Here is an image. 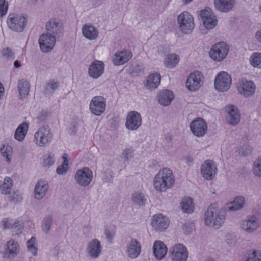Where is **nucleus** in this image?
I'll return each mask as SVG.
<instances>
[{
	"label": "nucleus",
	"mask_w": 261,
	"mask_h": 261,
	"mask_svg": "<svg viewBox=\"0 0 261 261\" xmlns=\"http://www.w3.org/2000/svg\"><path fill=\"white\" fill-rule=\"evenodd\" d=\"M169 225V220L162 214L155 215L153 216L151 225L156 231H163Z\"/></svg>",
	"instance_id": "obj_19"
},
{
	"label": "nucleus",
	"mask_w": 261,
	"mask_h": 261,
	"mask_svg": "<svg viewBox=\"0 0 261 261\" xmlns=\"http://www.w3.org/2000/svg\"><path fill=\"white\" fill-rule=\"evenodd\" d=\"M215 8L221 12H228L235 5V0H214Z\"/></svg>",
	"instance_id": "obj_25"
},
{
	"label": "nucleus",
	"mask_w": 261,
	"mask_h": 261,
	"mask_svg": "<svg viewBox=\"0 0 261 261\" xmlns=\"http://www.w3.org/2000/svg\"><path fill=\"white\" fill-rule=\"evenodd\" d=\"M180 206L182 211L188 214L192 213L194 210L193 200L190 197L184 198L181 201Z\"/></svg>",
	"instance_id": "obj_34"
},
{
	"label": "nucleus",
	"mask_w": 261,
	"mask_h": 261,
	"mask_svg": "<svg viewBox=\"0 0 261 261\" xmlns=\"http://www.w3.org/2000/svg\"><path fill=\"white\" fill-rule=\"evenodd\" d=\"M177 21L179 30L184 34L191 32L194 28L193 17L187 11H184L178 16Z\"/></svg>",
	"instance_id": "obj_4"
},
{
	"label": "nucleus",
	"mask_w": 261,
	"mask_h": 261,
	"mask_svg": "<svg viewBox=\"0 0 261 261\" xmlns=\"http://www.w3.org/2000/svg\"><path fill=\"white\" fill-rule=\"evenodd\" d=\"M142 124V118L140 114L136 111L129 112L126 119L125 126L130 130H137Z\"/></svg>",
	"instance_id": "obj_14"
},
{
	"label": "nucleus",
	"mask_w": 261,
	"mask_h": 261,
	"mask_svg": "<svg viewBox=\"0 0 261 261\" xmlns=\"http://www.w3.org/2000/svg\"><path fill=\"white\" fill-rule=\"evenodd\" d=\"M2 54L3 56L6 57L8 60H13L15 58L14 53L9 47L4 48Z\"/></svg>",
	"instance_id": "obj_47"
},
{
	"label": "nucleus",
	"mask_w": 261,
	"mask_h": 261,
	"mask_svg": "<svg viewBox=\"0 0 261 261\" xmlns=\"http://www.w3.org/2000/svg\"><path fill=\"white\" fill-rule=\"evenodd\" d=\"M216 203L211 204L205 212L204 220L207 226L212 225L216 229L220 228L225 219L224 211H219Z\"/></svg>",
	"instance_id": "obj_1"
},
{
	"label": "nucleus",
	"mask_w": 261,
	"mask_h": 261,
	"mask_svg": "<svg viewBox=\"0 0 261 261\" xmlns=\"http://www.w3.org/2000/svg\"><path fill=\"white\" fill-rule=\"evenodd\" d=\"M212 15L213 13L209 8H206L205 9L201 10L199 13V16L202 19V21L212 16Z\"/></svg>",
	"instance_id": "obj_48"
},
{
	"label": "nucleus",
	"mask_w": 261,
	"mask_h": 261,
	"mask_svg": "<svg viewBox=\"0 0 261 261\" xmlns=\"http://www.w3.org/2000/svg\"><path fill=\"white\" fill-rule=\"evenodd\" d=\"M1 151L3 156L6 157L7 161L10 162V159H9V156L12 153V147L10 146H7L6 147L4 146V147L1 149Z\"/></svg>",
	"instance_id": "obj_49"
},
{
	"label": "nucleus",
	"mask_w": 261,
	"mask_h": 261,
	"mask_svg": "<svg viewBox=\"0 0 261 261\" xmlns=\"http://www.w3.org/2000/svg\"><path fill=\"white\" fill-rule=\"evenodd\" d=\"M202 74L199 71L191 73L186 81V87L190 91H195L201 86Z\"/></svg>",
	"instance_id": "obj_17"
},
{
	"label": "nucleus",
	"mask_w": 261,
	"mask_h": 261,
	"mask_svg": "<svg viewBox=\"0 0 261 261\" xmlns=\"http://www.w3.org/2000/svg\"><path fill=\"white\" fill-rule=\"evenodd\" d=\"M229 51V46L224 42H220L212 46L209 55L213 60L221 62L226 58Z\"/></svg>",
	"instance_id": "obj_3"
},
{
	"label": "nucleus",
	"mask_w": 261,
	"mask_h": 261,
	"mask_svg": "<svg viewBox=\"0 0 261 261\" xmlns=\"http://www.w3.org/2000/svg\"><path fill=\"white\" fill-rule=\"evenodd\" d=\"M158 102L163 106H168L174 98V94L170 90L165 89L160 91L156 96Z\"/></svg>",
	"instance_id": "obj_23"
},
{
	"label": "nucleus",
	"mask_w": 261,
	"mask_h": 261,
	"mask_svg": "<svg viewBox=\"0 0 261 261\" xmlns=\"http://www.w3.org/2000/svg\"><path fill=\"white\" fill-rule=\"evenodd\" d=\"M28 248L29 250L32 252V253L34 255H36L37 254V248L35 246V245L31 244V245H27Z\"/></svg>",
	"instance_id": "obj_54"
},
{
	"label": "nucleus",
	"mask_w": 261,
	"mask_h": 261,
	"mask_svg": "<svg viewBox=\"0 0 261 261\" xmlns=\"http://www.w3.org/2000/svg\"><path fill=\"white\" fill-rule=\"evenodd\" d=\"M243 151V154L245 155H247L251 152V147L248 145H245L242 147Z\"/></svg>",
	"instance_id": "obj_53"
},
{
	"label": "nucleus",
	"mask_w": 261,
	"mask_h": 261,
	"mask_svg": "<svg viewBox=\"0 0 261 261\" xmlns=\"http://www.w3.org/2000/svg\"><path fill=\"white\" fill-rule=\"evenodd\" d=\"M179 56L176 54L168 55L165 60V64L167 67L171 68L175 66L179 62Z\"/></svg>",
	"instance_id": "obj_38"
},
{
	"label": "nucleus",
	"mask_w": 261,
	"mask_h": 261,
	"mask_svg": "<svg viewBox=\"0 0 261 261\" xmlns=\"http://www.w3.org/2000/svg\"><path fill=\"white\" fill-rule=\"evenodd\" d=\"M53 136L49 127L43 126L35 134V141L37 145L43 146L51 141Z\"/></svg>",
	"instance_id": "obj_9"
},
{
	"label": "nucleus",
	"mask_w": 261,
	"mask_h": 261,
	"mask_svg": "<svg viewBox=\"0 0 261 261\" xmlns=\"http://www.w3.org/2000/svg\"><path fill=\"white\" fill-rule=\"evenodd\" d=\"M143 70L144 67L141 65H136L133 69V71L136 72H142Z\"/></svg>",
	"instance_id": "obj_57"
},
{
	"label": "nucleus",
	"mask_w": 261,
	"mask_h": 261,
	"mask_svg": "<svg viewBox=\"0 0 261 261\" xmlns=\"http://www.w3.org/2000/svg\"><path fill=\"white\" fill-rule=\"evenodd\" d=\"M226 111L228 113L226 117L227 121L232 125H236L240 120V114L237 107L234 106H227Z\"/></svg>",
	"instance_id": "obj_22"
},
{
	"label": "nucleus",
	"mask_w": 261,
	"mask_h": 261,
	"mask_svg": "<svg viewBox=\"0 0 261 261\" xmlns=\"http://www.w3.org/2000/svg\"><path fill=\"white\" fill-rule=\"evenodd\" d=\"M56 42V39L54 36H50L47 33L42 34L39 39L40 49L44 53L51 51Z\"/></svg>",
	"instance_id": "obj_16"
},
{
	"label": "nucleus",
	"mask_w": 261,
	"mask_h": 261,
	"mask_svg": "<svg viewBox=\"0 0 261 261\" xmlns=\"http://www.w3.org/2000/svg\"><path fill=\"white\" fill-rule=\"evenodd\" d=\"M183 229L185 230V232L188 234L192 232V228H191V224L189 223H186L183 226Z\"/></svg>",
	"instance_id": "obj_55"
},
{
	"label": "nucleus",
	"mask_w": 261,
	"mask_h": 261,
	"mask_svg": "<svg viewBox=\"0 0 261 261\" xmlns=\"http://www.w3.org/2000/svg\"><path fill=\"white\" fill-rule=\"evenodd\" d=\"M217 19L213 15L203 21V25L207 29L213 28L217 24Z\"/></svg>",
	"instance_id": "obj_42"
},
{
	"label": "nucleus",
	"mask_w": 261,
	"mask_h": 261,
	"mask_svg": "<svg viewBox=\"0 0 261 261\" xmlns=\"http://www.w3.org/2000/svg\"><path fill=\"white\" fill-rule=\"evenodd\" d=\"M21 64L19 61L16 60L14 63V66L15 68H19L21 66Z\"/></svg>",
	"instance_id": "obj_63"
},
{
	"label": "nucleus",
	"mask_w": 261,
	"mask_h": 261,
	"mask_svg": "<svg viewBox=\"0 0 261 261\" xmlns=\"http://www.w3.org/2000/svg\"><path fill=\"white\" fill-rule=\"evenodd\" d=\"M190 128L194 135L201 137L207 132V124L202 118H198L191 122Z\"/></svg>",
	"instance_id": "obj_12"
},
{
	"label": "nucleus",
	"mask_w": 261,
	"mask_h": 261,
	"mask_svg": "<svg viewBox=\"0 0 261 261\" xmlns=\"http://www.w3.org/2000/svg\"><path fill=\"white\" fill-rule=\"evenodd\" d=\"M5 0H0V13L1 16L5 15L7 13V7H5Z\"/></svg>",
	"instance_id": "obj_51"
},
{
	"label": "nucleus",
	"mask_w": 261,
	"mask_h": 261,
	"mask_svg": "<svg viewBox=\"0 0 261 261\" xmlns=\"http://www.w3.org/2000/svg\"><path fill=\"white\" fill-rule=\"evenodd\" d=\"M48 189V185L46 181L39 180L36 184L34 190V197L41 199L45 196Z\"/></svg>",
	"instance_id": "obj_27"
},
{
	"label": "nucleus",
	"mask_w": 261,
	"mask_h": 261,
	"mask_svg": "<svg viewBox=\"0 0 261 261\" xmlns=\"http://www.w3.org/2000/svg\"><path fill=\"white\" fill-rule=\"evenodd\" d=\"M104 67L102 62L98 60L93 61L88 69L89 76L93 79H97L103 73Z\"/></svg>",
	"instance_id": "obj_20"
},
{
	"label": "nucleus",
	"mask_w": 261,
	"mask_h": 261,
	"mask_svg": "<svg viewBox=\"0 0 261 261\" xmlns=\"http://www.w3.org/2000/svg\"><path fill=\"white\" fill-rule=\"evenodd\" d=\"M44 114V115L42 114V117H39L38 119H39L40 121H42L43 119H45V117H46V114L45 112H44L43 113Z\"/></svg>",
	"instance_id": "obj_64"
},
{
	"label": "nucleus",
	"mask_w": 261,
	"mask_h": 261,
	"mask_svg": "<svg viewBox=\"0 0 261 261\" xmlns=\"http://www.w3.org/2000/svg\"><path fill=\"white\" fill-rule=\"evenodd\" d=\"M174 184L172 171L169 168L161 169L155 176L153 180L154 189L160 192H165Z\"/></svg>",
	"instance_id": "obj_2"
},
{
	"label": "nucleus",
	"mask_w": 261,
	"mask_h": 261,
	"mask_svg": "<svg viewBox=\"0 0 261 261\" xmlns=\"http://www.w3.org/2000/svg\"><path fill=\"white\" fill-rule=\"evenodd\" d=\"M244 202L245 199L243 197L240 196L237 197L233 202V205L229 206V211H236L240 210L243 207Z\"/></svg>",
	"instance_id": "obj_40"
},
{
	"label": "nucleus",
	"mask_w": 261,
	"mask_h": 261,
	"mask_svg": "<svg viewBox=\"0 0 261 261\" xmlns=\"http://www.w3.org/2000/svg\"><path fill=\"white\" fill-rule=\"evenodd\" d=\"M7 23L12 31L21 32L26 25L27 20L24 16L13 14L9 15Z\"/></svg>",
	"instance_id": "obj_10"
},
{
	"label": "nucleus",
	"mask_w": 261,
	"mask_h": 261,
	"mask_svg": "<svg viewBox=\"0 0 261 261\" xmlns=\"http://www.w3.org/2000/svg\"><path fill=\"white\" fill-rule=\"evenodd\" d=\"M237 89L239 93L245 97L252 95L255 90V85L251 81L242 79L239 81Z\"/></svg>",
	"instance_id": "obj_15"
},
{
	"label": "nucleus",
	"mask_w": 261,
	"mask_h": 261,
	"mask_svg": "<svg viewBox=\"0 0 261 261\" xmlns=\"http://www.w3.org/2000/svg\"><path fill=\"white\" fill-rule=\"evenodd\" d=\"M60 84L58 81L50 80L45 84L43 91L45 95L49 97L54 93L56 90L59 87Z\"/></svg>",
	"instance_id": "obj_30"
},
{
	"label": "nucleus",
	"mask_w": 261,
	"mask_h": 261,
	"mask_svg": "<svg viewBox=\"0 0 261 261\" xmlns=\"http://www.w3.org/2000/svg\"><path fill=\"white\" fill-rule=\"evenodd\" d=\"M141 246L140 242L135 239H132L127 246L126 253L131 258H137L140 254Z\"/></svg>",
	"instance_id": "obj_24"
},
{
	"label": "nucleus",
	"mask_w": 261,
	"mask_h": 261,
	"mask_svg": "<svg viewBox=\"0 0 261 261\" xmlns=\"http://www.w3.org/2000/svg\"><path fill=\"white\" fill-rule=\"evenodd\" d=\"M36 243V239L35 237H32L31 239L28 241L27 245H31V244L33 245H35Z\"/></svg>",
	"instance_id": "obj_62"
},
{
	"label": "nucleus",
	"mask_w": 261,
	"mask_h": 261,
	"mask_svg": "<svg viewBox=\"0 0 261 261\" xmlns=\"http://www.w3.org/2000/svg\"><path fill=\"white\" fill-rule=\"evenodd\" d=\"M186 161L187 164L190 165L193 162V158L191 155H189L186 157Z\"/></svg>",
	"instance_id": "obj_60"
},
{
	"label": "nucleus",
	"mask_w": 261,
	"mask_h": 261,
	"mask_svg": "<svg viewBox=\"0 0 261 261\" xmlns=\"http://www.w3.org/2000/svg\"><path fill=\"white\" fill-rule=\"evenodd\" d=\"M255 37L256 41L261 43V29L255 33Z\"/></svg>",
	"instance_id": "obj_58"
},
{
	"label": "nucleus",
	"mask_w": 261,
	"mask_h": 261,
	"mask_svg": "<svg viewBox=\"0 0 261 261\" xmlns=\"http://www.w3.org/2000/svg\"><path fill=\"white\" fill-rule=\"evenodd\" d=\"M9 198L10 200L14 203L20 202L22 200V197L18 191L11 194Z\"/></svg>",
	"instance_id": "obj_46"
},
{
	"label": "nucleus",
	"mask_w": 261,
	"mask_h": 261,
	"mask_svg": "<svg viewBox=\"0 0 261 261\" xmlns=\"http://www.w3.org/2000/svg\"><path fill=\"white\" fill-rule=\"evenodd\" d=\"M231 84V77L226 72L222 71L215 77L214 86L216 89L221 91H227Z\"/></svg>",
	"instance_id": "obj_6"
},
{
	"label": "nucleus",
	"mask_w": 261,
	"mask_h": 261,
	"mask_svg": "<svg viewBox=\"0 0 261 261\" xmlns=\"http://www.w3.org/2000/svg\"><path fill=\"white\" fill-rule=\"evenodd\" d=\"M153 251L157 259H162L167 254V248L163 242L156 241L153 244Z\"/></svg>",
	"instance_id": "obj_28"
},
{
	"label": "nucleus",
	"mask_w": 261,
	"mask_h": 261,
	"mask_svg": "<svg viewBox=\"0 0 261 261\" xmlns=\"http://www.w3.org/2000/svg\"><path fill=\"white\" fill-rule=\"evenodd\" d=\"M261 215L259 213L248 216L247 218L242 221L241 228L247 233L254 231L260 225Z\"/></svg>",
	"instance_id": "obj_5"
},
{
	"label": "nucleus",
	"mask_w": 261,
	"mask_h": 261,
	"mask_svg": "<svg viewBox=\"0 0 261 261\" xmlns=\"http://www.w3.org/2000/svg\"><path fill=\"white\" fill-rule=\"evenodd\" d=\"M21 227V223L19 221H17L14 222V223L12 225L11 228L14 229H19Z\"/></svg>",
	"instance_id": "obj_59"
},
{
	"label": "nucleus",
	"mask_w": 261,
	"mask_h": 261,
	"mask_svg": "<svg viewBox=\"0 0 261 261\" xmlns=\"http://www.w3.org/2000/svg\"><path fill=\"white\" fill-rule=\"evenodd\" d=\"M217 172V166L211 160L205 161L201 167V173L202 177L208 180L213 179Z\"/></svg>",
	"instance_id": "obj_13"
},
{
	"label": "nucleus",
	"mask_w": 261,
	"mask_h": 261,
	"mask_svg": "<svg viewBox=\"0 0 261 261\" xmlns=\"http://www.w3.org/2000/svg\"><path fill=\"white\" fill-rule=\"evenodd\" d=\"M249 62L253 67L261 68V53H253L250 57Z\"/></svg>",
	"instance_id": "obj_37"
},
{
	"label": "nucleus",
	"mask_w": 261,
	"mask_h": 261,
	"mask_svg": "<svg viewBox=\"0 0 261 261\" xmlns=\"http://www.w3.org/2000/svg\"><path fill=\"white\" fill-rule=\"evenodd\" d=\"M132 199L133 203L139 206H144L146 202L145 195L139 191L135 192L132 194Z\"/></svg>",
	"instance_id": "obj_35"
},
{
	"label": "nucleus",
	"mask_w": 261,
	"mask_h": 261,
	"mask_svg": "<svg viewBox=\"0 0 261 261\" xmlns=\"http://www.w3.org/2000/svg\"><path fill=\"white\" fill-rule=\"evenodd\" d=\"M68 167L65 165H60L56 170V172L59 174H63L66 172Z\"/></svg>",
	"instance_id": "obj_52"
},
{
	"label": "nucleus",
	"mask_w": 261,
	"mask_h": 261,
	"mask_svg": "<svg viewBox=\"0 0 261 261\" xmlns=\"http://www.w3.org/2000/svg\"><path fill=\"white\" fill-rule=\"evenodd\" d=\"M53 223V217L52 216L48 215L46 217H45L42 222V231L45 233L46 234H47L49 231V229L51 227V226Z\"/></svg>",
	"instance_id": "obj_39"
},
{
	"label": "nucleus",
	"mask_w": 261,
	"mask_h": 261,
	"mask_svg": "<svg viewBox=\"0 0 261 261\" xmlns=\"http://www.w3.org/2000/svg\"><path fill=\"white\" fill-rule=\"evenodd\" d=\"M245 261H261V253L258 250H253L249 252Z\"/></svg>",
	"instance_id": "obj_43"
},
{
	"label": "nucleus",
	"mask_w": 261,
	"mask_h": 261,
	"mask_svg": "<svg viewBox=\"0 0 261 261\" xmlns=\"http://www.w3.org/2000/svg\"><path fill=\"white\" fill-rule=\"evenodd\" d=\"M161 82V75L159 73H154L148 76L147 83L145 84L148 89H154L160 85Z\"/></svg>",
	"instance_id": "obj_29"
},
{
	"label": "nucleus",
	"mask_w": 261,
	"mask_h": 261,
	"mask_svg": "<svg viewBox=\"0 0 261 261\" xmlns=\"http://www.w3.org/2000/svg\"><path fill=\"white\" fill-rule=\"evenodd\" d=\"M67 155V154L64 153L62 156V158L63 159V165H65V166L68 167L69 161H68L67 157L66 156Z\"/></svg>",
	"instance_id": "obj_61"
},
{
	"label": "nucleus",
	"mask_w": 261,
	"mask_h": 261,
	"mask_svg": "<svg viewBox=\"0 0 261 261\" xmlns=\"http://www.w3.org/2000/svg\"><path fill=\"white\" fill-rule=\"evenodd\" d=\"M105 234H106L107 238L109 240L112 239L114 236L113 233L109 229H105Z\"/></svg>",
	"instance_id": "obj_56"
},
{
	"label": "nucleus",
	"mask_w": 261,
	"mask_h": 261,
	"mask_svg": "<svg viewBox=\"0 0 261 261\" xmlns=\"http://www.w3.org/2000/svg\"><path fill=\"white\" fill-rule=\"evenodd\" d=\"M106 102V99L102 96H96L93 97L89 107L91 112L96 116L101 115L105 110Z\"/></svg>",
	"instance_id": "obj_11"
},
{
	"label": "nucleus",
	"mask_w": 261,
	"mask_h": 261,
	"mask_svg": "<svg viewBox=\"0 0 261 261\" xmlns=\"http://www.w3.org/2000/svg\"><path fill=\"white\" fill-rule=\"evenodd\" d=\"M74 178L76 182L82 187L88 186L93 179V172L88 167H84L76 171Z\"/></svg>",
	"instance_id": "obj_8"
},
{
	"label": "nucleus",
	"mask_w": 261,
	"mask_h": 261,
	"mask_svg": "<svg viewBox=\"0 0 261 261\" xmlns=\"http://www.w3.org/2000/svg\"><path fill=\"white\" fill-rule=\"evenodd\" d=\"M17 87L19 89V94L21 97L25 96L30 92V84L24 80L19 81Z\"/></svg>",
	"instance_id": "obj_36"
},
{
	"label": "nucleus",
	"mask_w": 261,
	"mask_h": 261,
	"mask_svg": "<svg viewBox=\"0 0 261 261\" xmlns=\"http://www.w3.org/2000/svg\"><path fill=\"white\" fill-rule=\"evenodd\" d=\"M82 30L83 35L89 40L95 39L98 36L97 29L91 25L85 24Z\"/></svg>",
	"instance_id": "obj_31"
},
{
	"label": "nucleus",
	"mask_w": 261,
	"mask_h": 261,
	"mask_svg": "<svg viewBox=\"0 0 261 261\" xmlns=\"http://www.w3.org/2000/svg\"><path fill=\"white\" fill-rule=\"evenodd\" d=\"M169 254L172 261H186L188 257L187 248L179 243L170 248Z\"/></svg>",
	"instance_id": "obj_7"
},
{
	"label": "nucleus",
	"mask_w": 261,
	"mask_h": 261,
	"mask_svg": "<svg viewBox=\"0 0 261 261\" xmlns=\"http://www.w3.org/2000/svg\"><path fill=\"white\" fill-rule=\"evenodd\" d=\"M132 57V54L128 50H123L116 53L112 61L116 66L123 65L128 62Z\"/></svg>",
	"instance_id": "obj_21"
},
{
	"label": "nucleus",
	"mask_w": 261,
	"mask_h": 261,
	"mask_svg": "<svg viewBox=\"0 0 261 261\" xmlns=\"http://www.w3.org/2000/svg\"><path fill=\"white\" fill-rule=\"evenodd\" d=\"M29 125L26 122L21 124L15 130L14 138L16 140L21 141H22L28 132Z\"/></svg>",
	"instance_id": "obj_33"
},
{
	"label": "nucleus",
	"mask_w": 261,
	"mask_h": 261,
	"mask_svg": "<svg viewBox=\"0 0 261 261\" xmlns=\"http://www.w3.org/2000/svg\"><path fill=\"white\" fill-rule=\"evenodd\" d=\"M18 244L14 240H11L7 243L5 256L8 255V257H14L18 253Z\"/></svg>",
	"instance_id": "obj_32"
},
{
	"label": "nucleus",
	"mask_w": 261,
	"mask_h": 261,
	"mask_svg": "<svg viewBox=\"0 0 261 261\" xmlns=\"http://www.w3.org/2000/svg\"><path fill=\"white\" fill-rule=\"evenodd\" d=\"M101 251L100 242L96 239L90 241L88 244L87 252L89 255L94 258H97Z\"/></svg>",
	"instance_id": "obj_26"
},
{
	"label": "nucleus",
	"mask_w": 261,
	"mask_h": 261,
	"mask_svg": "<svg viewBox=\"0 0 261 261\" xmlns=\"http://www.w3.org/2000/svg\"><path fill=\"white\" fill-rule=\"evenodd\" d=\"M55 161L54 155L52 153H49L48 156L44 160V166L47 167L51 166L54 164Z\"/></svg>",
	"instance_id": "obj_50"
},
{
	"label": "nucleus",
	"mask_w": 261,
	"mask_h": 261,
	"mask_svg": "<svg viewBox=\"0 0 261 261\" xmlns=\"http://www.w3.org/2000/svg\"><path fill=\"white\" fill-rule=\"evenodd\" d=\"M46 33L55 38L59 37L62 32L63 28L59 20L57 19H51L46 24Z\"/></svg>",
	"instance_id": "obj_18"
},
{
	"label": "nucleus",
	"mask_w": 261,
	"mask_h": 261,
	"mask_svg": "<svg viewBox=\"0 0 261 261\" xmlns=\"http://www.w3.org/2000/svg\"><path fill=\"white\" fill-rule=\"evenodd\" d=\"M134 150L132 148L124 149L122 153V158L124 161H128L133 157Z\"/></svg>",
	"instance_id": "obj_45"
},
{
	"label": "nucleus",
	"mask_w": 261,
	"mask_h": 261,
	"mask_svg": "<svg viewBox=\"0 0 261 261\" xmlns=\"http://www.w3.org/2000/svg\"><path fill=\"white\" fill-rule=\"evenodd\" d=\"M12 185V180L10 177L5 178L4 184L0 187V190L2 193L4 194H8Z\"/></svg>",
	"instance_id": "obj_41"
},
{
	"label": "nucleus",
	"mask_w": 261,
	"mask_h": 261,
	"mask_svg": "<svg viewBox=\"0 0 261 261\" xmlns=\"http://www.w3.org/2000/svg\"><path fill=\"white\" fill-rule=\"evenodd\" d=\"M253 172L256 176H261V157L258 158L255 161Z\"/></svg>",
	"instance_id": "obj_44"
}]
</instances>
